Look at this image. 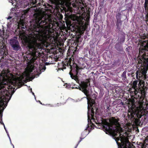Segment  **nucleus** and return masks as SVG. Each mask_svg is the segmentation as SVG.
Masks as SVG:
<instances>
[{
  "label": "nucleus",
  "instance_id": "1",
  "mask_svg": "<svg viewBox=\"0 0 148 148\" xmlns=\"http://www.w3.org/2000/svg\"><path fill=\"white\" fill-rule=\"evenodd\" d=\"M34 20L31 23L29 26L25 25L24 21L21 19L18 27L23 32L27 33L28 37L24 38L22 42L27 45L32 59H35V57L40 56V51L43 48V44L41 42H38L37 37L39 34L49 37L51 31L49 19L36 13L34 14Z\"/></svg>",
  "mask_w": 148,
  "mask_h": 148
},
{
  "label": "nucleus",
  "instance_id": "2",
  "mask_svg": "<svg viewBox=\"0 0 148 148\" xmlns=\"http://www.w3.org/2000/svg\"><path fill=\"white\" fill-rule=\"evenodd\" d=\"M101 123L106 133H109L114 137L119 148H129L132 147L133 145L126 138V134L124 133L117 119L113 118L108 121L103 120H101Z\"/></svg>",
  "mask_w": 148,
  "mask_h": 148
},
{
  "label": "nucleus",
  "instance_id": "3",
  "mask_svg": "<svg viewBox=\"0 0 148 148\" xmlns=\"http://www.w3.org/2000/svg\"><path fill=\"white\" fill-rule=\"evenodd\" d=\"M17 84H2L0 86V119L2 118V113L7 106L16 90L13 86Z\"/></svg>",
  "mask_w": 148,
  "mask_h": 148
},
{
  "label": "nucleus",
  "instance_id": "4",
  "mask_svg": "<svg viewBox=\"0 0 148 148\" xmlns=\"http://www.w3.org/2000/svg\"><path fill=\"white\" fill-rule=\"evenodd\" d=\"M27 65L25 72L23 73L22 76V78L23 79H28L31 80V77H30V74L31 72L34 71L36 74L35 76L32 79L34 78L36 76H38L42 72L44 71L46 68L45 65Z\"/></svg>",
  "mask_w": 148,
  "mask_h": 148
},
{
  "label": "nucleus",
  "instance_id": "5",
  "mask_svg": "<svg viewBox=\"0 0 148 148\" xmlns=\"http://www.w3.org/2000/svg\"><path fill=\"white\" fill-rule=\"evenodd\" d=\"M90 85L89 81L88 79L86 80L84 82H82L80 84V87H79V88L80 90H81L85 94L87 97V98L88 101V112L90 110H91L92 116L94 113V111L92 108L91 110V107L93 106V105L95 103L94 100L93 99H92L89 97V92L87 90L86 88L88 85Z\"/></svg>",
  "mask_w": 148,
  "mask_h": 148
},
{
  "label": "nucleus",
  "instance_id": "6",
  "mask_svg": "<svg viewBox=\"0 0 148 148\" xmlns=\"http://www.w3.org/2000/svg\"><path fill=\"white\" fill-rule=\"evenodd\" d=\"M141 68V71L139 73V74L137 72L136 73V78L139 80L138 86H139V88H140V89H142L144 86L143 80L146 79V74L148 69V65H143Z\"/></svg>",
  "mask_w": 148,
  "mask_h": 148
},
{
  "label": "nucleus",
  "instance_id": "7",
  "mask_svg": "<svg viewBox=\"0 0 148 148\" xmlns=\"http://www.w3.org/2000/svg\"><path fill=\"white\" fill-rule=\"evenodd\" d=\"M70 66L71 70L69 73L71 77L78 83L79 80L77 75L79 70L82 68L79 67L78 65H70Z\"/></svg>",
  "mask_w": 148,
  "mask_h": 148
},
{
  "label": "nucleus",
  "instance_id": "8",
  "mask_svg": "<svg viewBox=\"0 0 148 148\" xmlns=\"http://www.w3.org/2000/svg\"><path fill=\"white\" fill-rule=\"evenodd\" d=\"M131 103L132 105H130V107L129 106V107L131 108L130 111L132 110V113L138 114L139 115V117L138 116V117L139 118H140L143 115L148 114V110L147 111L146 110H145L144 111V113L142 114V113L143 110L141 108L137 107L136 108H134L135 105L134 104V103L131 102Z\"/></svg>",
  "mask_w": 148,
  "mask_h": 148
},
{
  "label": "nucleus",
  "instance_id": "9",
  "mask_svg": "<svg viewBox=\"0 0 148 148\" xmlns=\"http://www.w3.org/2000/svg\"><path fill=\"white\" fill-rule=\"evenodd\" d=\"M10 44L14 50L17 51L21 49V47L18 41L16 39H12L10 40Z\"/></svg>",
  "mask_w": 148,
  "mask_h": 148
},
{
  "label": "nucleus",
  "instance_id": "10",
  "mask_svg": "<svg viewBox=\"0 0 148 148\" xmlns=\"http://www.w3.org/2000/svg\"><path fill=\"white\" fill-rule=\"evenodd\" d=\"M74 53V52H73V54ZM73 54L71 58H68V56L67 58H66L64 61L63 62V65H71V62L72 61L73 65H77V64L75 63V62L74 61V56H73Z\"/></svg>",
  "mask_w": 148,
  "mask_h": 148
},
{
  "label": "nucleus",
  "instance_id": "11",
  "mask_svg": "<svg viewBox=\"0 0 148 148\" xmlns=\"http://www.w3.org/2000/svg\"><path fill=\"white\" fill-rule=\"evenodd\" d=\"M8 54L6 46L5 45L1 46L0 48V56H2V58H4V57H6Z\"/></svg>",
  "mask_w": 148,
  "mask_h": 148
},
{
  "label": "nucleus",
  "instance_id": "12",
  "mask_svg": "<svg viewBox=\"0 0 148 148\" xmlns=\"http://www.w3.org/2000/svg\"><path fill=\"white\" fill-rule=\"evenodd\" d=\"M137 81H134L133 84V87L134 89V93L136 95L138 92H141L142 90V89H140V88H138L137 87Z\"/></svg>",
  "mask_w": 148,
  "mask_h": 148
},
{
  "label": "nucleus",
  "instance_id": "13",
  "mask_svg": "<svg viewBox=\"0 0 148 148\" xmlns=\"http://www.w3.org/2000/svg\"><path fill=\"white\" fill-rule=\"evenodd\" d=\"M125 34H121V36L118 39L119 40V43L120 44L123 43L125 41Z\"/></svg>",
  "mask_w": 148,
  "mask_h": 148
},
{
  "label": "nucleus",
  "instance_id": "14",
  "mask_svg": "<svg viewBox=\"0 0 148 148\" xmlns=\"http://www.w3.org/2000/svg\"><path fill=\"white\" fill-rule=\"evenodd\" d=\"M122 21H116V29L120 30L121 27V25Z\"/></svg>",
  "mask_w": 148,
  "mask_h": 148
},
{
  "label": "nucleus",
  "instance_id": "15",
  "mask_svg": "<svg viewBox=\"0 0 148 148\" xmlns=\"http://www.w3.org/2000/svg\"><path fill=\"white\" fill-rule=\"evenodd\" d=\"M66 23L68 28L69 29H70L71 28L70 27L71 25V21L69 20H66Z\"/></svg>",
  "mask_w": 148,
  "mask_h": 148
},
{
  "label": "nucleus",
  "instance_id": "16",
  "mask_svg": "<svg viewBox=\"0 0 148 148\" xmlns=\"http://www.w3.org/2000/svg\"><path fill=\"white\" fill-rule=\"evenodd\" d=\"M121 14L119 12L118 13L116 16V21H121Z\"/></svg>",
  "mask_w": 148,
  "mask_h": 148
},
{
  "label": "nucleus",
  "instance_id": "17",
  "mask_svg": "<svg viewBox=\"0 0 148 148\" xmlns=\"http://www.w3.org/2000/svg\"><path fill=\"white\" fill-rule=\"evenodd\" d=\"M78 23L76 25V27L77 28L79 29L80 27H83V26L82 25L83 24L82 23V22L81 21H77Z\"/></svg>",
  "mask_w": 148,
  "mask_h": 148
},
{
  "label": "nucleus",
  "instance_id": "18",
  "mask_svg": "<svg viewBox=\"0 0 148 148\" xmlns=\"http://www.w3.org/2000/svg\"><path fill=\"white\" fill-rule=\"evenodd\" d=\"M66 65H65L66 66ZM65 65H58L57 66V68L58 69V70H63L64 69H66V67L64 66Z\"/></svg>",
  "mask_w": 148,
  "mask_h": 148
},
{
  "label": "nucleus",
  "instance_id": "19",
  "mask_svg": "<svg viewBox=\"0 0 148 148\" xmlns=\"http://www.w3.org/2000/svg\"><path fill=\"white\" fill-rule=\"evenodd\" d=\"M116 49L118 51H121L123 50V48L120 46H117L116 47Z\"/></svg>",
  "mask_w": 148,
  "mask_h": 148
},
{
  "label": "nucleus",
  "instance_id": "20",
  "mask_svg": "<svg viewBox=\"0 0 148 148\" xmlns=\"http://www.w3.org/2000/svg\"><path fill=\"white\" fill-rule=\"evenodd\" d=\"M30 2L32 3L33 4H35L37 2V0H29Z\"/></svg>",
  "mask_w": 148,
  "mask_h": 148
},
{
  "label": "nucleus",
  "instance_id": "21",
  "mask_svg": "<svg viewBox=\"0 0 148 148\" xmlns=\"http://www.w3.org/2000/svg\"><path fill=\"white\" fill-rule=\"evenodd\" d=\"M3 126H4V128L5 129V130L6 132V133H7V135H8V137H9V139H10V136H9V134H8V132H7V130H6V128H5V125H4Z\"/></svg>",
  "mask_w": 148,
  "mask_h": 148
},
{
  "label": "nucleus",
  "instance_id": "22",
  "mask_svg": "<svg viewBox=\"0 0 148 148\" xmlns=\"http://www.w3.org/2000/svg\"><path fill=\"white\" fill-rule=\"evenodd\" d=\"M30 90H31V92H32V94L34 96L35 98L34 93L33 92H32V89L31 88L30 89ZM35 99H36V98H35Z\"/></svg>",
  "mask_w": 148,
  "mask_h": 148
},
{
  "label": "nucleus",
  "instance_id": "23",
  "mask_svg": "<svg viewBox=\"0 0 148 148\" xmlns=\"http://www.w3.org/2000/svg\"><path fill=\"white\" fill-rule=\"evenodd\" d=\"M126 51H127L128 52V53L129 54V49L128 48H126Z\"/></svg>",
  "mask_w": 148,
  "mask_h": 148
},
{
  "label": "nucleus",
  "instance_id": "24",
  "mask_svg": "<svg viewBox=\"0 0 148 148\" xmlns=\"http://www.w3.org/2000/svg\"><path fill=\"white\" fill-rule=\"evenodd\" d=\"M11 18H12V17L10 16H9L8 18V19H11Z\"/></svg>",
  "mask_w": 148,
  "mask_h": 148
},
{
  "label": "nucleus",
  "instance_id": "25",
  "mask_svg": "<svg viewBox=\"0 0 148 148\" xmlns=\"http://www.w3.org/2000/svg\"><path fill=\"white\" fill-rule=\"evenodd\" d=\"M67 55L69 57L70 56V52L69 51V53H67Z\"/></svg>",
  "mask_w": 148,
  "mask_h": 148
},
{
  "label": "nucleus",
  "instance_id": "26",
  "mask_svg": "<svg viewBox=\"0 0 148 148\" xmlns=\"http://www.w3.org/2000/svg\"><path fill=\"white\" fill-rule=\"evenodd\" d=\"M1 123L3 125H4V123H3V122L1 121Z\"/></svg>",
  "mask_w": 148,
  "mask_h": 148
},
{
  "label": "nucleus",
  "instance_id": "27",
  "mask_svg": "<svg viewBox=\"0 0 148 148\" xmlns=\"http://www.w3.org/2000/svg\"><path fill=\"white\" fill-rule=\"evenodd\" d=\"M45 65H49V63H47V62L45 64Z\"/></svg>",
  "mask_w": 148,
  "mask_h": 148
},
{
  "label": "nucleus",
  "instance_id": "28",
  "mask_svg": "<svg viewBox=\"0 0 148 148\" xmlns=\"http://www.w3.org/2000/svg\"><path fill=\"white\" fill-rule=\"evenodd\" d=\"M18 1H19V2H21L22 1V0H18Z\"/></svg>",
  "mask_w": 148,
  "mask_h": 148
},
{
  "label": "nucleus",
  "instance_id": "29",
  "mask_svg": "<svg viewBox=\"0 0 148 148\" xmlns=\"http://www.w3.org/2000/svg\"><path fill=\"white\" fill-rule=\"evenodd\" d=\"M64 86H66L65 87H67V84H65V85H64Z\"/></svg>",
  "mask_w": 148,
  "mask_h": 148
},
{
  "label": "nucleus",
  "instance_id": "30",
  "mask_svg": "<svg viewBox=\"0 0 148 148\" xmlns=\"http://www.w3.org/2000/svg\"><path fill=\"white\" fill-rule=\"evenodd\" d=\"M27 65H32V64H28V63H27Z\"/></svg>",
  "mask_w": 148,
  "mask_h": 148
},
{
  "label": "nucleus",
  "instance_id": "31",
  "mask_svg": "<svg viewBox=\"0 0 148 148\" xmlns=\"http://www.w3.org/2000/svg\"><path fill=\"white\" fill-rule=\"evenodd\" d=\"M39 102H40L41 104H42V103L40 102V101H39Z\"/></svg>",
  "mask_w": 148,
  "mask_h": 148
},
{
  "label": "nucleus",
  "instance_id": "32",
  "mask_svg": "<svg viewBox=\"0 0 148 148\" xmlns=\"http://www.w3.org/2000/svg\"><path fill=\"white\" fill-rule=\"evenodd\" d=\"M88 118H89V115H88Z\"/></svg>",
  "mask_w": 148,
  "mask_h": 148
},
{
  "label": "nucleus",
  "instance_id": "33",
  "mask_svg": "<svg viewBox=\"0 0 148 148\" xmlns=\"http://www.w3.org/2000/svg\"><path fill=\"white\" fill-rule=\"evenodd\" d=\"M13 146V148H14V146L12 145Z\"/></svg>",
  "mask_w": 148,
  "mask_h": 148
},
{
  "label": "nucleus",
  "instance_id": "34",
  "mask_svg": "<svg viewBox=\"0 0 148 148\" xmlns=\"http://www.w3.org/2000/svg\"><path fill=\"white\" fill-rule=\"evenodd\" d=\"M1 32V30H0V32Z\"/></svg>",
  "mask_w": 148,
  "mask_h": 148
},
{
  "label": "nucleus",
  "instance_id": "35",
  "mask_svg": "<svg viewBox=\"0 0 148 148\" xmlns=\"http://www.w3.org/2000/svg\"><path fill=\"white\" fill-rule=\"evenodd\" d=\"M0 65H2V64H0Z\"/></svg>",
  "mask_w": 148,
  "mask_h": 148
},
{
  "label": "nucleus",
  "instance_id": "36",
  "mask_svg": "<svg viewBox=\"0 0 148 148\" xmlns=\"http://www.w3.org/2000/svg\"><path fill=\"white\" fill-rule=\"evenodd\" d=\"M56 70H58V69H56Z\"/></svg>",
  "mask_w": 148,
  "mask_h": 148
},
{
  "label": "nucleus",
  "instance_id": "37",
  "mask_svg": "<svg viewBox=\"0 0 148 148\" xmlns=\"http://www.w3.org/2000/svg\"><path fill=\"white\" fill-rule=\"evenodd\" d=\"M56 70H58V69H56Z\"/></svg>",
  "mask_w": 148,
  "mask_h": 148
},
{
  "label": "nucleus",
  "instance_id": "38",
  "mask_svg": "<svg viewBox=\"0 0 148 148\" xmlns=\"http://www.w3.org/2000/svg\"><path fill=\"white\" fill-rule=\"evenodd\" d=\"M1 34V33H0V34Z\"/></svg>",
  "mask_w": 148,
  "mask_h": 148
},
{
  "label": "nucleus",
  "instance_id": "39",
  "mask_svg": "<svg viewBox=\"0 0 148 148\" xmlns=\"http://www.w3.org/2000/svg\"><path fill=\"white\" fill-rule=\"evenodd\" d=\"M1 34V33H0V34Z\"/></svg>",
  "mask_w": 148,
  "mask_h": 148
}]
</instances>
